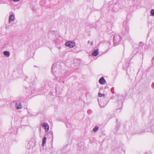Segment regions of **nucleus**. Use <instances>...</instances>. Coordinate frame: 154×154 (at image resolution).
Masks as SVG:
<instances>
[{"mask_svg": "<svg viewBox=\"0 0 154 154\" xmlns=\"http://www.w3.org/2000/svg\"><path fill=\"white\" fill-rule=\"evenodd\" d=\"M65 45L66 46L69 47L70 48H73L74 47L70 43V42H66Z\"/></svg>", "mask_w": 154, "mask_h": 154, "instance_id": "0eeeda50", "label": "nucleus"}, {"mask_svg": "<svg viewBox=\"0 0 154 154\" xmlns=\"http://www.w3.org/2000/svg\"><path fill=\"white\" fill-rule=\"evenodd\" d=\"M117 5L116 4L113 8V10L114 11H118L119 9L118 8H117Z\"/></svg>", "mask_w": 154, "mask_h": 154, "instance_id": "9d476101", "label": "nucleus"}, {"mask_svg": "<svg viewBox=\"0 0 154 154\" xmlns=\"http://www.w3.org/2000/svg\"><path fill=\"white\" fill-rule=\"evenodd\" d=\"M15 106L17 109H21L23 108V106L20 102L16 103L15 105Z\"/></svg>", "mask_w": 154, "mask_h": 154, "instance_id": "7ed1b4c3", "label": "nucleus"}, {"mask_svg": "<svg viewBox=\"0 0 154 154\" xmlns=\"http://www.w3.org/2000/svg\"><path fill=\"white\" fill-rule=\"evenodd\" d=\"M69 42H70V43L73 46H74L75 45V43L74 41H69Z\"/></svg>", "mask_w": 154, "mask_h": 154, "instance_id": "ddd939ff", "label": "nucleus"}, {"mask_svg": "<svg viewBox=\"0 0 154 154\" xmlns=\"http://www.w3.org/2000/svg\"><path fill=\"white\" fill-rule=\"evenodd\" d=\"M52 135H53V133H52Z\"/></svg>", "mask_w": 154, "mask_h": 154, "instance_id": "412c9836", "label": "nucleus"}, {"mask_svg": "<svg viewBox=\"0 0 154 154\" xmlns=\"http://www.w3.org/2000/svg\"><path fill=\"white\" fill-rule=\"evenodd\" d=\"M10 1H13L14 2H15V0H10Z\"/></svg>", "mask_w": 154, "mask_h": 154, "instance_id": "a211bd4d", "label": "nucleus"}, {"mask_svg": "<svg viewBox=\"0 0 154 154\" xmlns=\"http://www.w3.org/2000/svg\"><path fill=\"white\" fill-rule=\"evenodd\" d=\"M99 104L101 106L103 107L106 105V103L105 102V104L103 103V104L102 102L101 101H100L99 102Z\"/></svg>", "mask_w": 154, "mask_h": 154, "instance_id": "f8f14e48", "label": "nucleus"}, {"mask_svg": "<svg viewBox=\"0 0 154 154\" xmlns=\"http://www.w3.org/2000/svg\"><path fill=\"white\" fill-rule=\"evenodd\" d=\"M46 137H44L42 139V145L43 146H44L45 144L46 143Z\"/></svg>", "mask_w": 154, "mask_h": 154, "instance_id": "1a4fd4ad", "label": "nucleus"}, {"mask_svg": "<svg viewBox=\"0 0 154 154\" xmlns=\"http://www.w3.org/2000/svg\"><path fill=\"white\" fill-rule=\"evenodd\" d=\"M93 42H91V45H92V44H93Z\"/></svg>", "mask_w": 154, "mask_h": 154, "instance_id": "6ab92c4d", "label": "nucleus"}, {"mask_svg": "<svg viewBox=\"0 0 154 154\" xmlns=\"http://www.w3.org/2000/svg\"><path fill=\"white\" fill-rule=\"evenodd\" d=\"M41 126L44 128L46 132H48L49 130V126L47 123L44 122L41 124Z\"/></svg>", "mask_w": 154, "mask_h": 154, "instance_id": "f03ea898", "label": "nucleus"}, {"mask_svg": "<svg viewBox=\"0 0 154 154\" xmlns=\"http://www.w3.org/2000/svg\"><path fill=\"white\" fill-rule=\"evenodd\" d=\"M3 54L6 57H9L10 56V53L8 51H5L3 52Z\"/></svg>", "mask_w": 154, "mask_h": 154, "instance_id": "6e6552de", "label": "nucleus"}, {"mask_svg": "<svg viewBox=\"0 0 154 154\" xmlns=\"http://www.w3.org/2000/svg\"><path fill=\"white\" fill-rule=\"evenodd\" d=\"M90 41H88V44H89L90 43Z\"/></svg>", "mask_w": 154, "mask_h": 154, "instance_id": "f3484780", "label": "nucleus"}, {"mask_svg": "<svg viewBox=\"0 0 154 154\" xmlns=\"http://www.w3.org/2000/svg\"><path fill=\"white\" fill-rule=\"evenodd\" d=\"M128 28L127 29V31H128Z\"/></svg>", "mask_w": 154, "mask_h": 154, "instance_id": "aec40b11", "label": "nucleus"}, {"mask_svg": "<svg viewBox=\"0 0 154 154\" xmlns=\"http://www.w3.org/2000/svg\"><path fill=\"white\" fill-rule=\"evenodd\" d=\"M99 128L97 126H95L93 129V130L94 132H95L98 130Z\"/></svg>", "mask_w": 154, "mask_h": 154, "instance_id": "9b49d317", "label": "nucleus"}, {"mask_svg": "<svg viewBox=\"0 0 154 154\" xmlns=\"http://www.w3.org/2000/svg\"><path fill=\"white\" fill-rule=\"evenodd\" d=\"M151 14L152 16H154V9H152L151 10Z\"/></svg>", "mask_w": 154, "mask_h": 154, "instance_id": "2eb2a0df", "label": "nucleus"}, {"mask_svg": "<svg viewBox=\"0 0 154 154\" xmlns=\"http://www.w3.org/2000/svg\"><path fill=\"white\" fill-rule=\"evenodd\" d=\"M15 19L14 16L13 14L11 15L9 18V22L10 23L11 21H13Z\"/></svg>", "mask_w": 154, "mask_h": 154, "instance_id": "39448f33", "label": "nucleus"}, {"mask_svg": "<svg viewBox=\"0 0 154 154\" xmlns=\"http://www.w3.org/2000/svg\"><path fill=\"white\" fill-rule=\"evenodd\" d=\"M98 94L99 97H102L104 96H105V94H101L100 93H99Z\"/></svg>", "mask_w": 154, "mask_h": 154, "instance_id": "4468645a", "label": "nucleus"}, {"mask_svg": "<svg viewBox=\"0 0 154 154\" xmlns=\"http://www.w3.org/2000/svg\"><path fill=\"white\" fill-rule=\"evenodd\" d=\"M98 51L97 49L94 50L92 52V54L94 56H96L98 54Z\"/></svg>", "mask_w": 154, "mask_h": 154, "instance_id": "423d86ee", "label": "nucleus"}, {"mask_svg": "<svg viewBox=\"0 0 154 154\" xmlns=\"http://www.w3.org/2000/svg\"><path fill=\"white\" fill-rule=\"evenodd\" d=\"M99 82L101 84L104 85L106 83V81L103 77H101L99 80Z\"/></svg>", "mask_w": 154, "mask_h": 154, "instance_id": "20e7f679", "label": "nucleus"}, {"mask_svg": "<svg viewBox=\"0 0 154 154\" xmlns=\"http://www.w3.org/2000/svg\"><path fill=\"white\" fill-rule=\"evenodd\" d=\"M121 38L120 35L117 34L114 35L113 41L115 46L119 45L121 42Z\"/></svg>", "mask_w": 154, "mask_h": 154, "instance_id": "f257e3e1", "label": "nucleus"}, {"mask_svg": "<svg viewBox=\"0 0 154 154\" xmlns=\"http://www.w3.org/2000/svg\"><path fill=\"white\" fill-rule=\"evenodd\" d=\"M54 66H52L51 67L52 72H54Z\"/></svg>", "mask_w": 154, "mask_h": 154, "instance_id": "dca6fc26", "label": "nucleus"}]
</instances>
